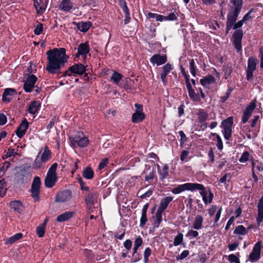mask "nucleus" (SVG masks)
<instances>
[{"mask_svg": "<svg viewBox=\"0 0 263 263\" xmlns=\"http://www.w3.org/2000/svg\"><path fill=\"white\" fill-rule=\"evenodd\" d=\"M66 50L64 48H54L46 52L48 63L46 70L50 73L60 74L61 69L65 66L69 58V55L66 54Z\"/></svg>", "mask_w": 263, "mask_h": 263, "instance_id": "nucleus-1", "label": "nucleus"}, {"mask_svg": "<svg viewBox=\"0 0 263 263\" xmlns=\"http://www.w3.org/2000/svg\"><path fill=\"white\" fill-rule=\"evenodd\" d=\"M231 3L232 6H231L227 15L226 33H228L232 28L236 29L241 27L244 22L243 20H241L235 23L242 8V0H232Z\"/></svg>", "mask_w": 263, "mask_h": 263, "instance_id": "nucleus-2", "label": "nucleus"}, {"mask_svg": "<svg viewBox=\"0 0 263 263\" xmlns=\"http://www.w3.org/2000/svg\"><path fill=\"white\" fill-rule=\"evenodd\" d=\"M186 190H190L191 191H193L195 190L200 191V194L202 197V199L204 203H206V202H208V200L206 197V192L204 191V186L201 184L194 183H186L183 184L179 185L177 187L173 189L172 192L174 194H178Z\"/></svg>", "mask_w": 263, "mask_h": 263, "instance_id": "nucleus-3", "label": "nucleus"}, {"mask_svg": "<svg viewBox=\"0 0 263 263\" xmlns=\"http://www.w3.org/2000/svg\"><path fill=\"white\" fill-rule=\"evenodd\" d=\"M41 180L39 176H35L33 179L29 192L31 193V196L34 202L39 201L40 200V190L41 187Z\"/></svg>", "mask_w": 263, "mask_h": 263, "instance_id": "nucleus-4", "label": "nucleus"}, {"mask_svg": "<svg viewBox=\"0 0 263 263\" xmlns=\"http://www.w3.org/2000/svg\"><path fill=\"white\" fill-rule=\"evenodd\" d=\"M70 146L74 149L82 148V132H76L69 136ZM76 150H75L76 151Z\"/></svg>", "mask_w": 263, "mask_h": 263, "instance_id": "nucleus-5", "label": "nucleus"}, {"mask_svg": "<svg viewBox=\"0 0 263 263\" xmlns=\"http://www.w3.org/2000/svg\"><path fill=\"white\" fill-rule=\"evenodd\" d=\"M147 17L149 18H155L157 21H175L177 19V17L174 13H171L167 16L148 12L147 14Z\"/></svg>", "mask_w": 263, "mask_h": 263, "instance_id": "nucleus-6", "label": "nucleus"}, {"mask_svg": "<svg viewBox=\"0 0 263 263\" xmlns=\"http://www.w3.org/2000/svg\"><path fill=\"white\" fill-rule=\"evenodd\" d=\"M31 174L29 170L26 168H23L16 173L15 178L17 182L19 183H24L30 180Z\"/></svg>", "mask_w": 263, "mask_h": 263, "instance_id": "nucleus-7", "label": "nucleus"}, {"mask_svg": "<svg viewBox=\"0 0 263 263\" xmlns=\"http://www.w3.org/2000/svg\"><path fill=\"white\" fill-rule=\"evenodd\" d=\"M37 80V78L35 75L31 74L28 76L23 85L24 91L27 93L32 92L35 87V84Z\"/></svg>", "mask_w": 263, "mask_h": 263, "instance_id": "nucleus-8", "label": "nucleus"}, {"mask_svg": "<svg viewBox=\"0 0 263 263\" xmlns=\"http://www.w3.org/2000/svg\"><path fill=\"white\" fill-rule=\"evenodd\" d=\"M261 242L258 241L254 245L253 250L249 255V260L251 262H256L258 260L260 257Z\"/></svg>", "mask_w": 263, "mask_h": 263, "instance_id": "nucleus-9", "label": "nucleus"}, {"mask_svg": "<svg viewBox=\"0 0 263 263\" xmlns=\"http://www.w3.org/2000/svg\"><path fill=\"white\" fill-rule=\"evenodd\" d=\"M71 197V191L69 190H65L57 193L55 200L56 202H65L69 201Z\"/></svg>", "mask_w": 263, "mask_h": 263, "instance_id": "nucleus-10", "label": "nucleus"}, {"mask_svg": "<svg viewBox=\"0 0 263 263\" xmlns=\"http://www.w3.org/2000/svg\"><path fill=\"white\" fill-rule=\"evenodd\" d=\"M232 121L228 118L222 122V126L223 128V134L226 140H229L231 136Z\"/></svg>", "mask_w": 263, "mask_h": 263, "instance_id": "nucleus-11", "label": "nucleus"}, {"mask_svg": "<svg viewBox=\"0 0 263 263\" xmlns=\"http://www.w3.org/2000/svg\"><path fill=\"white\" fill-rule=\"evenodd\" d=\"M17 94L15 89L12 88H5L2 95V101L5 103H10L13 97Z\"/></svg>", "mask_w": 263, "mask_h": 263, "instance_id": "nucleus-12", "label": "nucleus"}, {"mask_svg": "<svg viewBox=\"0 0 263 263\" xmlns=\"http://www.w3.org/2000/svg\"><path fill=\"white\" fill-rule=\"evenodd\" d=\"M29 123L26 118H24L17 128L15 134L19 138H22L26 133Z\"/></svg>", "mask_w": 263, "mask_h": 263, "instance_id": "nucleus-13", "label": "nucleus"}, {"mask_svg": "<svg viewBox=\"0 0 263 263\" xmlns=\"http://www.w3.org/2000/svg\"><path fill=\"white\" fill-rule=\"evenodd\" d=\"M149 61L153 64H156L157 66H159L166 62L167 58L165 55L155 54L151 57Z\"/></svg>", "mask_w": 263, "mask_h": 263, "instance_id": "nucleus-14", "label": "nucleus"}, {"mask_svg": "<svg viewBox=\"0 0 263 263\" xmlns=\"http://www.w3.org/2000/svg\"><path fill=\"white\" fill-rule=\"evenodd\" d=\"M33 3L37 14L43 13L46 10L48 4L46 0L33 1Z\"/></svg>", "mask_w": 263, "mask_h": 263, "instance_id": "nucleus-15", "label": "nucleus"}, {"mask_svg": "<svg viewBox=\"0 0 263 263\" xmlns=\"http://www.w3.org/2000/svg\"><path fill=\"white\" fill-rule=\"evenodd\" d=\"M41 106V104L39 101H33L30 103L27 111L29 114L34 115L39 112Z\"/></svg>", "mask_w": 263, "mask_h": 263, "instance_id": "nucleus-16", "label": "nucleus"}, {"mask_svg": "<svg viewBox=\"0 0 263 263\" xmlns=\"http://www.w3.org/2000/svg\"><path fill=\"white\" fill-rule=\"evenodd\" d=\"M258 214L256 218V222L259 226L263 220V195L260 199L257 205Z\"/></svg>", "mask_w": 263, "mask_h": 263, "instance_id": "nucleus-17", "label": "nucleus"}, {"mask_svg": "<svg viewBox=\"0 0 263 263\" xmlns=\"http://www.w3.org/2000/svg\"><path fill=\"white\" fill-rule=\"evenodd\" d=\"M173 69V66L170 63H167L162 67V72L160 74L161 79L164 84L165 85L166 83V77L168 73Z\"/></svg>", "mask_w": 263, "mask_h": 263, "instance_id": "nucleus-18", "label": "nucleus"}, {"mask_svg": "<svg viewBox=\"0 0 263 263\" xmlns=\"http://www.w3.org/2000/svg\"><path fill=\"white\" fill-rule=\"evenodd\" d=\"M173 199V197L171 196H167L162 199L160 201V203L157 211L163 213L164 211L166 209L169 203L172 201Z\"/></svg>", "mask_w": 263, "mask_h": 263, "instance_id": "nucleus-19", "label": "nucleus"}, {"mask_svg": "<svg viewBox=\"0 0 263 263\" xmlns=\"http://www.w3.org/2000/svg\"><path fill=\"white\" fill-rule=\"evenodd\" d=\"M74 214V213L73 212L66 211L59 215L57 217L56 221L60 222L66 221L71 219L73 216Z\"/></svg>", "mask_w": 263, "mask_h": 263, "instance_id": "nucleus-20", "label": "nucleus"}, {"mask_svg": "<svg viewBox=\"0 0 263 263\" xmlns=\"http://www.w3.org/2000/svg\"><path fill=\"white\" fill-rule=\"evenodd\" d=\"M96 196V192L94 189H91V191L86 195L85 202L87 205H92Z\"/></svg>", "mask_w": 263, "mask_h": 263, "instance_id": "nucleus-21", "label": "nucleus"}, {"mask_svg": "<svg viewBox=\"0 0 263 263\" xmlns=\"http://www.w3.org/2000/svg\"><path fill=\"white\" fill-rule=\"evenodd\" d=\"M158 173L161 180L166 178L168 175V166L166 164L163 165L162 168H160V166L157 164Z\"/></svg>", "mask_w": 263, "mask_h": 263, "instance_id": "nucleus-22", "label": "nucleus"}, {"mask_svg": "<svg viewBox=\"0 0 263 263\" xmlns=\"http://www.w3.org/2000/svg\"><path fill=\"white\" fill-rule=\"evenodd\" d=\"M57 177L46 175L45 179V185L47 188L52 187L57 181Z\"/></svg>", "mask_w": 263, "mask_h": 263, "instance_id": "nucleus-23", "label": "nucleus"}, {"mask_svg": "<svg viewBox=\"0 0 263 263\" xmlns=\"http://www.w3.org/2000/svg\"><path fill=\"white\" fill-rule=\"evenodd\" d=\"M9 205L11 208L13 209L15 211L18 213H21L23 211V203L20 200H13L10 201Z\"/></svg>", "mask_w": 263, "mask_h": 263, "instance_id": "nucleus-24", "label": "nucleus"}, {"mask_svg": "<svg viewBox=\"0 0 263 263\" xmlns=\"http://www.w3.org/2000/svg\"><path fill=\"white\" fill-rule=\"evenodd\" d=\"M52 153L47 146H45L41 155V161L46 163L51 158Z\"/></svg>", "mask_w": 263, "mask_h": 263, "instance_id": "nucleus-25", "label": "nucleus"}, {"mask_svg": "<svg viewBox=\"0 0 263 263\" xmlns=\"http://www.w3.org/2000/svg\"><path fill=\"white\" fill-rule=\"evenodd\" d=\"M72 8V4L70 0H62L59 6L60 9L66 12L70 11Z\"/></svg>", "mask_w": 263, "mask_h": 263, "instance_id": "nucleus-26", "label": "nucleus"}, {"mask_svg": "<svg viewBox=\"0 0 263 263\" xmlns=\"http://www.w3.org/2000/svg\"><path fill=\"white\" fill-rule=\"evenodd\" d=\"M69 70L71 73H73L74 76H76V74L82 75V64H75L69 67Z\"/></svg>", "mask_w": 263, "mask_h": 263, "instance_id": "nucleus-27", "label": "nucleus"}, {"mask_svg": "<svg viewBox=\"0 0 263 263\" xmlns=\"http://www.w3.org/2000/svg\"><path fill=\"white\" fill-rule=\"evenodd\" d=\"M200 83L203 87H207L210 84H211L215 82V79L211 74H209L208 76L204 77L203 79L200 80Z\"/></svg>", "mask_w": 263, "mask_h": 263, "instance_id": "nucleus-28", "label": "nucleus"}, {"mask_svg": "<svg viewBox=\"0 0 263 263\" xmlns=\"http://www.w3.org/2000/svg\"><path fill=\"white\" fill-rule=\"evenodd\" d=\"M203 218L202 216L198 215L195 218V220L193 223V228L195 230L201 229L203 227Z\"/></svg>", "mask_w": 263, "mask_h": 263, "instance_id": "nucleus-29", "label": "nucleus"}, {"mask_svg": "<svg viewBox=\"0 0 263 263\" xmlns=\"http://www.w3.org/2000/svg\"><path fill=\"white\" fill-rule=\"evenodd\" d=\"M94 177V172L91 167L88 166L83 170V178L91 180Z\"/></svg>", "mask_w": 263, "mask_h": 263, "instance_id": "nucleus-30", "label": "nucleus"}, {"mask_svg": "<svg viewBox=\"0 0 263 263\" xmlns=\"http://www.w3.org/2000/svg\"><path fill=\"white\" fill-rule=\"evenodd\" d=\"M145 116L143 112H135L132 115V121L134 123H138L145 119Z\"/></svg>", "mask_w": 263, "mask_h": 263, "instance_id": "nucleus-31", "label": "nucleus"}, {"mask_svg": "<svg viewBox=\"0 0 263 263\" xmlns=\"http://www.w3.org/2000/svg\"><path fill=\"white\" fill-rule=\"evenodd\" d=\"M162 213L161 212L157 211L156 215L153 217L155 220L153 223L154 228H158L162 220Z\"/></svg>", "mask_w": 263, "mask_h": 263, "instance_id": "nucleus-32", "label": "nucleus"}, {"mask_svg": "<svg viewBox=\"0 0 263 263\" xmlns=\"http://www.w3.org/2000/svg\"><path fill=\"white\" fill-rule=\"evenodd\" d=\"M23 237V234L21 233H18L14 235L13 236L9 237L7 240L5 242L6 245L12 244L17 240L21 239Z\"/></svg>", "mask_w": 263, "mask_h": 263, "instance_id": "nucleus-33", "label": "nucleus"}, {"mask_svg": "<svg viewBox=\"0 0 263 263\" xmlns=\"http://www.w3.org/2000/svg\"><path fill=\"white\" fill-rule=\"evenodd\" d=\"M143 243V239L140 236H138L136 238L134 241V248H133V255L137 253V251L139 248L142 246Z\"/></svg>", "mask_w": 263, "mask_h": 263, "instance_id": "nucleus-34", "label": "nucleus"}, {"mask_svg": "<svg viewBox=\"0 0 263 263\" xmlns=\"http://www.w3.org/2000/svg\"><path fill=\"white\" fill-rule=\"evenodd\" d=\"M199 122L200 123H203L207 119L208 114L204 111L203 109H200L197 114Z\"/></svg>", "mask_w": 263, "mask_h": 263, "instance_id": "nucleus-35", "label": "nucleus"}, {"mask_svg": "<svg viewBox=\"0 0 263 263\" xmlns=\"http://www.w3.org/2000/svg\"><path fill=\"white\" fill-rule=\"evenodd\" d=\"M72 54V56L75 57L74 60H76V58H79L80 55H82V43H80L77 48L76 47L74 48Z\"/></svg>", "mask_w": 263, "mask_h": 263, "instance_id": "nucleus-36", "label": "nucleus"}, {"mask_svg": "<svg viewBox=\"0 0 263 263\" xmlns=\"http://www.w3.org/2000/svg\"><path fill=\"white\" fill-rule=\"evenodd\" d=\"M233 233L237 235H245L248 233V230L242 225H239L235 228Z\"/></svg>", "mask_w": 263, "mask_h": 263, "instance_id": "nucleus-37", "label": "nucleus"}, {"mask_svg": "<svg viewBox=\"0 0 263 263\" xmlns=\"http://www.w3.org/2000/svg\"><path fill=\"white\" fill-rule=\"evenodd\" d=\"M257 60L253 57L248 59L247 69L255 70L256 68Z\"/></svg>", "mask_w": 263, "mask_h": 263, "instance_id": "nucleus-38", "label": "nucleus"}, {"mask_svg": "<svg viewBox=\"0 0 263 263\" xmlns=\"http://www.w3.org/2000/svg\"><path fill=\"white\" fill-rule=\"evenodd\" d=\"M89 51L90 47L88 44V42H85L84 43H83V59H86L87 55L90 57Z\"/></svg>", "mask_w": 263, "mask_h": 263, "instance_id": "nucleus-39", "label": "nucleus"}, {"mask_svg": "<svg viewBox=\"0 0 263 263\" xmlns=\"http://www.w3.org/2000/svg\"><path fill=\"white\" fill-rule=\"evenodd\" d=\"M6 181L4 178L0 180V196H3L6 193Z\"/></svg>", "mask_w": 263, "mask_h": 263, "instance_id": "nucleus-40", "label": "nucleus"}, {"mask_svg": "<svg viewBox=\"0 0 263 263\" xmlns=\"http://www.w3.org/2000/svg\"><path fill=\"white\" fill-rule=\"evenodd\" d=\"M17 155V153L15 152V150L11 147L8 148V152L6 154L2 156V159L3 160L6 159L9 157H11L12 156H15Z\"/></svg>", "mask_w": 263, "mask_h": 263, "instance_id": "nucleus-41", "label": "nucleus"}, {"mask_svg": "<svg viewBox=\"0 0 263 263\" xmlns=\"http://www.w3.org/2000/svg\"><path fill=\"white\" fill-rule=\"evenodd\" d=\"M57 167V163H54L48 170L47 175L57 177L56 173Z\"/></svg>", "mask_w": 263, "mask_h": 263, "instance_id": "nucleus-42", "label": "nucleus"}, {"mask_svg": "<svg viewBox=\"0 0 263 263\" xmlns=\"http://www.w3.org/2000/svg\"><path fill=\"white\" fill-rule=\"evenodd\" d=\"M81 163L80 160L78 159H76L74 162H73V164H71V166H70L71 170V176L73 177L74 173L76 172V171L79 168V164Z\"/></svg>", "mask_w": 263, "mask_h": 263, "instance_id": "nucleus-43", "label": "nucleus"}, {"mask_svg": "<svg viewBox=\"0 0 263 263\" xmlns=\"http://www.w3.org/2000/svg\"><path fill=\"white\" fill-rule=\"evenodd\" d=\"M45 228L46 227L40 224L36 227V232L39 237L41 238L45 235Z\"/></svg>", "mask_w": 263, "mask_h": 263, "instance_id": "nucleus-44", "label": "nucleus"}, {"mask_svg": "<svg viewBox=\"0 0 263 263\" xmlns=\"http://www.w3.org/2000/svg\"><path fill=\"white\" fill-rule=\"evenodd\" d=\"M122 75L117 72H114L111 77V80L117 84L122 79Z\"/></svg>", "mask_w": 263, "mask_h": 263, "instance_id": "nucleus-45", "label": "nucleus"}, {"mask_svg": "<svg viewBox=\"0 0 263 263\" xmlns=\"http://www.w3.org/2000/svg\"><path fill=\"white\" fill-rule=\"evenodd\" d=\"M183 235L182 233H179L174 238V245L178 246L180 245L183 241Z\"/></svg>", "mask_w": 263, "mask_h": 263, "instance_id": "nucleus-46", "label": "nucleus"}, {"mask_svg": "<svg viewBox=\"0 0 263 263\" xmlns=\"http://www.w3.org/2000/svg\"><path fill=\"white\" fill-rule=\"evenodd\" d=\"M190 98L194 101L199 102L200 101V96L195 93L194 90L188 92Z\"/></svg>", "mask_w": 263, "mask_h": 263, "instance_id": "nucleus-47", "label": "nucleus"}, {"mask_svg": "<svg viewBox=\"0 0 263 263\" xmlns=\"http://www.w3.org/2000/svg\"><path fill=\"white\" fill-rule=\"evenodd\" d=\"M190 70L191 73L194 76L196 74V67L194 59H191L190 61Z\"/></svg>", "mask_w": 263, "mask_h": 263, "instance_id": "nucleus-48", "label": "nucleus"}, {"mask_svg": "<svg viewBox=\"0 0 263 263\" xmlns=\"http://www.w3.org/2000/svg\"><path fill=\"white\" fill-rule=\"evenodd\" d=\"M252 171H253V170H254V168L255 167H256L257 170L259 172L263 171V163H261V162H260L258 161H257L256 162L252 161Z\"/></svg>", "mask_w": 263, "mask_h": 263, "instance_id": "nucleus-49", "label": "nucleus"}, {"mask_svg": "<svg viewBox=\"0 0 263 263\" xmlns=\"http://www.w3.org/2000/svg\"><path fill=\"white\" fill-rule=\"evenodd\" d=\"M119 5L124 13L129 12V10L127 7L125 0H119Z\"/></svg>", "mask_w": 263, "mask_h": 263, "instance_id": "nucleus-50", "label": "nucleus"}, {"mask_svg": "<svg viewBox=\"0 0 263 263\" xmlns=\"http://www.w3.org/2000/svg\"><path fill=\"white\" fill-rule=\"evenodd\" d=\"M250 155L248 152H244L241 155L239 160L241 163H245L248 161L250 159Z\"/></svg>", "mask_w": 263, "mask_h": 263, "instance_id": "nucleus-51", "label": "nucleus"}, {"mask_svg": "<svg viewBox=\"0 0 263 263\" xmlns=\"http://www.w3.org/2000/svg\"><path fill=\"white\" fill-rule=\"evenodd\" d=\"M152 253V250L150 248H146L143 253L144 255V263H148V257L151 255Z\"/></svg>", "mask_w": 263, "mask_h": 263, "instance_id": "nucleus-52", "label": "nucleus"}, {"mask_svg": "<svg viewBox=\"0 0 263 263\" xmlns=\"http://www.w3.org/2000/svg\"><path fill=\"white\" fill-rule=\"evenodd\" d=\"M43 31V24L39 23L35 27L34 30V33L35 35L41 34Z\"/></svg>", "mask_w": 263, "mask_h": 263, "instance_id": "nucleus-53", "label": "nucleus"}, {"mask_svg": "<svg viewBox=\"0 0 263 263\" xmlns=\"http://www.w3.org/2000/svg\"><path fill=\"white\" fill-rule=\"evenodd\" d=\"M228 260L230 263H240L239 258L234 254L228 256Z\"/></svg>", "mask_w": 263, "mask_h": 263, "instance_id": "nucleus-54", "label": "nucleus"}, {"mask_svg": "<svg viewBox=\"0 0 263 263\" xmlns=\"http://www.w3.org/2000/svg\"><path fill=\"white\" fill-rule=\"evenodd\" d=\"M243 36V33L241 30L238 29L236 30L234 33V40H241Z\"/></svg>", "mask_w": 263, "mask_h": 263, "instance_id": "nucleus-55", "label": "nucleus"}, {"mask_svg": "<svg viewBox=\"0 0 263 263\" xmlns=\"http://www.w3.org/2000/svg\"><path fill=\"white\" fill-rule=\"evenodd\" d=\"M255 107L256 105L255 103L251 102L250 105L246 108L244 112L250 115H251V114L253 110L255 109Z\"/></svg>", "mask_w": 263, "mask_h": 263, "instance_id": "nucleus-56", "label": "nucleus"}, {"mask_svg": "<svg viewBox=\"0 0 263 263\" xmlns=\"http://www.w3.org/2000/svg\"><path fill=\"white\" fill-rule=\"evenodd\" d=\"M198 232L196 231L191 230L188 231L186 236L191 238H196L198 236Z\"/></svg>", "mask_w": 263, "mask_h": 263, "instance_id": "nucleus-57", "label": "nucleus"}, {"mask_svg": "<svg viewBox=\"0 0 263 263\" xmlns=\"http://www.w3.org/2000/svg\"><path fill=\"white\" fill-rule=\"evenodd\" d=\"M55 122V118H53L50 120L49 124L46 126L47 129L46 133H49L50 132L51 129L53 127Z\"/></svg>", "mask_w": 263, "mask_h": 263, "instance_id": "nucleus-58", "label": "nucleus"}, {"mask_svg": "<svg viewBox=\"0 0 263 263\" xmlns=\"http://www.w3.org/2000/svg\"><path fill=\"white\" fill-rule=\"evenodd\" d=\"M217 147L219 150L223 148V143L221 137L219 135H216Z\"/></svg>", "mask_w": 263, "mask_h": 263, "instance_id": "nucleus-59", "label": "nucleus"}, {"mask_svg": "<svg viewBox=\"0 0 263 263\" xmlns=\"http://www.w3.org/2000/svg\"><path fill=\"white\" fill-rule=\"evenodd\" d=\"M147 218L146 217V214H141V217L140 218V227H143L144 226L145 224V223L147 221Z\"/></svg>", "mask_w": 263, "mask_h": 263, "instance_id": "nucleus-60", "label": "nucleus"}, {"mask_svg": "<svg viewBox=\"0 0 263 263\" xmlns=\"http://www.w3.org/2000/svg\"><path fill=\"white\" fill-rule=\"evenodd\" d=\"M42 163H43L41 161V159L40 158V160H38V157L35 159L33 164V167L34 168H39L41 167Z\"/></svg>", "mask_w": 263, "mask_h": 263, "instance_id": "nucleus-61", "label": "nucleus"}, {"mask_svg": "<svg viewBox=\"0 0 263 263\" xmlns=\"http://www.w3.org/2000/svg\"><path fill=\"white\" fill-rule=\"evenodd\" d=\"M204 191L206 192V197L208 200V202L205 204H208V203H211L212 201V199L213 198V194L211 193L210 191H207L204 187Z\"/></svg>", "mask_w": 263, "mask_h": 263, "instance_id": "nucleus-62", "label": "nucleus"}, {"mask_svg": "<svg viewBox=\"0 0 263 263\" xmlns=\"http://www.w3.org/2000/svg\"><path fill=\"white\" fill-rule=\"evenodd\" d=\"M91 26L92 23L90 22L87 21L83 22V33L87 31Z\"/></svg>", "mask_w": 263, "mask_h": 263, "instance_id": "nucleus-63", "label": "nucleus"}, {"mask_svg": "<svg viewBox=\"0 0 263 263\" xmlns=\"http://www.w3.org/2000/svg\"><path fill=\"white\" fill-rule=\"evenodd\" d=\"M7 122V117L4 114H0V125H5Z\"/></svg>", "mask_w": 263, "mask_h": 263, "instance_id": "nucleus-64", "label": "nucleus"}]
</instances>
